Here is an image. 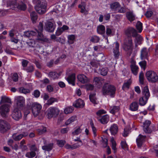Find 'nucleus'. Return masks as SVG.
<instances>
[{
    "instance_id": "nucleus-54",
    "label": "nucleus",
    "mask_w": 158,
    "mask_h": 158,
    "mask_svg": "<svg viewBox=\"0 0 158 158\" xmlns=\"http://www.w3.org/2000/svg\"><path fill=\"white\" fill-rule=\"evenodd\" d=\"M121 145L122 148L124 150H128V148L126 142L124 141H122L121 142Z\"/></svg>"
},
{
    "instance_id": "nucleus-20",
    "label": "nucleus",
    "mask_w": 158,
    "mask_h": 158,
    "mask_svg": "<svg viewBox=\"0 0 158 158\" xmlns=\"http://www.w3.org/2000/svg\"><path fill=\"white\" fill-rule=\"evenodd\" d=\"M84 105V101L81 99H77L73 103V106L77 108H82Z\"/></svg>"
},
{
    "instance_id": "nucleus-60",
    "label": "nucleus",
    "mask_w": 158,
    "mask_h": 158,
    "mask_svg": "<svg viewBox=\"0 0 158 158\" xmlns=\"http://www.w3.org/2000/svg\"><path fill=\"white\" fill-rule=\"evenodd\" d=\"M65 142L63 140H57V143L58 146L60 147H62L65 144Z\"/></svg>"
},
{
    "instance_id": "nucleus-40",
    "label": "nucleus",
    "mask_w": 158,
    "mask_h": 158,
    "mask_svg": "<svg viewBox=\"0 0 158 158\" xmlns=\"http://www.w3.org/2000/svg\"><path fill=\"white\" fill-rule=\"evenodd\" d=\"M36 152L34 151H30V152H27L25 156L26 157L29 158H32L36 156Z\"/></svg>"
},
{
    "instance_id": "nucleus-17",
    "label": "nucleus",
    "mask_w": 158,
    "mask_h": 158,
    "mask_svg": "<svg viewBox=\"0 0 158 158\" xmlns=\"http://www.w3.org/2000/svg\"><path fill=\"white\" fill-rule=\"evenodd\" d=\"M126 34L128 37L131 36L132 35L133 37H135L137 34L136 31L133 28H129L125 31Z\"/></svg>"
},
{
    "instance_id": "nucleus-61",
    "label": "nucleus",
    "mask_w": 158,
    "mask_h": 158,
    "mask_svg": "<svg viewBox=\"0 0 158 158\" xmlns=\"http://www.w3.org/2000/svg\"><path fill=\"white\" fill-rule=\"evenodd\" d=\"M40 93L39 90H35L34 91L33 95L35 97L37 98L40 96Z\"/></svg>"
},
{
    "instance_id": "nucleus-15",
    "label": "nucleus",
    "mask_w": 158,
    "mask_h": 158,
    "mask_svg": "<svg viewBox=\"0 0 158 158\" xmlns=\"http://www.w3.org/2000/svg\"><path fill=\"white\" fill-rule=\"evenodd\" d=\"M150 53L149 49H147L146 48H143L141 49L140 51V57L142 60L147 59Z\"/></svg>"
},
{
    "instance_id": "nucleus-35",
    "label": "nucleus",
    "mask_w": 158,
    "mask_h": 158,
    "mask_svg": "<svg viewBox=\"0 0 158 158\" xmlns=\"http://www.w3.org/2000/svg\"><path fill=\"white\" fill-rule=\"evenodd\" d=\"M53 146V144L52 143H50L43 146L42 147V149L44 151H49L52 149Z\"/></svg>"
},
{
    "instance_id": "nucleus-3",
    "label": "nucleus",
    "mask_w": 158,
    "mask_h": 158,
    "mask_svg": "<svg viewBox=\"0 0 158 158\" xmlns=\"http://www.w3.org/2000/svg\"><path fill=\"white\" fill-rule=\"evenodd\" d=\"M111 10L116 13H125L127 10L126 8L124 6H122L119 3L115 2L110 4Z\"/></svg>"
},
{
    "instance_id": "nucleus-31",
    "label": "nucleus",
    "mask_w": 158,
    "mask_h": 158,
    "mask_svg": "<svg viewBox=\"0 0 158 158\" xmlns=\"http://www.w3.org/2000/svg\"><path fill=\"white\" fill-rule=\"evenodd\" d=\"M109 116L107 114L103 115L99 120L102 124H104L106 123L108 121Z\"/></svg>"
},
{
    "instance_id": "nucleus-42",
    "label": "nucleus",
    "mask_w": 158,
    "mask_h": 158,
    "mask_svg": "<svg viewBox=\"0 0 158 158\" xmlns=\"http://www.w3.org/2000/svg\"><path fill=\"white\" fill-rule=\"evenodd\" d=\"M82 130L79 127H76L74 130L72 132V134L74 135H78L81 133Z\"/></svg>"
},
{
    "instance_id": "nucleus-39",
    "label": "nucleus",
    "mask_w": 158,
    "mask_h": 158,
    "mask_svg": "<svg viewBox=\"0 0 158 158\" xmlns=\"http://www.w3.org/2000/svg\"><path fill=\"white\" fill-rule=\"evenodd\" d=\"M76 120V116H72L66 121L65 123V124L66 125H68L70 124L73 123Z\"/></svg>"
},
{
    "instance_id": "nucleus-25",
    "label": "nucleus",
    "mask_w": 158,
    "mask_h": 158,
    "mask_svg": "<svg viewBox=\"0 0 158 158\" xmlns=\"http://www.w3.org/2000/svg\"><path fill=\"white\" fill-rule=\"evenodd\" d=\"M131 68L132 73L135 75H137L139 71V68L135 64H132L131 65Z\"/></svg>"
},
{
    "instance_id": "nucleus-12",
    "label": "nucleus",
    "mask_w": 158,
    "mask_h": 158,
    "mask_svg": "<svg viewBox=\"0 0 158 158\" xmlns=\"http://www.w3.org/2000/svg\"><path fill=\"white\" fill-rule=\"evenodd\" d=\"M15 102L16 104L14 107L21 109L24 106L25 99L23 97L19 96L15 97Z\"/></svg>"
},
{
    "instance_id": "nucleus-7",
    "label": "nucleus",
    "mask_w": 158,
    "mask_h": 158,
    "mask_svg": "<svg viewBox=\"0 0 158 158\" xmlns=\"http://www.w3.org/2000/svg\"><path fill=\"white\" fill-rule=\"evenodd\" d=\"M37 32L38 33L37 39L39 40H44L45 38L41 31L36 30V32L32 31H26L24 32V35L28 37L35 36L37 35Z\"/></svg>"
},
{
    "instance_id": "nucleus-5",
    "label": "nucleus",
    "mask_w": 158,
    "mask_h": 158,
    "mask_svg": "<svg viewBox=\"0 0 158 158\" xmlns=\"http://www.w3.org/2000/svg\"><path fill=\"white\" fill-rule=\"evenodd\" d=\"M123 48L126 52H129L130 54H131L133 50V42L131 38H128L126 39L123 45Z\"/></svg>"
},
{
    "instance_id": "nucleus-2",
    "label": "nucleus",
    "mask_w": 158,
    "mask_h": 158,
    "mask_svg": "<svg viewBox=\"0 0 158 158\" xmlns=\"http://www.w3.org/2000/svg\"><path fill=\"white\" fill-rule=\"evenodd\" d=\"M115 91V88L113 85L105 84L102 89L103 95H109L111 97H113Z\"/></svg>"
},
{
    "instance_id": "nucleus-48",
    "label": "nucleus",
    "mask_w": 158,
    "mask_h": 158,
    "mask_svg": "<svg viewBox=\"0 0 158 158\" xmlns=\"http://www.w3.org/2000/svg\"><path fill=\"white\" fill-rule=\"evenodd\" d=\"M108 72V69L106 67L102 68L100 69V73L102 76H106Z\"/></svg>"
},
{
    "instance_id": "nucleus-27",
    "label": "nucleus",
    "mask_w": 158,
    "mask_h": 158,
    "mask_svg": "<svg viewBox=\"0 0 158 158\" xmlns=\"http://www.w3.org/2000/svg\"><path fill=\"white\" fill-rule=\"evenodd\" d=\"M94 81L96 85L100 86L104 83V80L102 78L96 77L94 78Z\"/></svg>"
},
{
    "instance_id": "nucleus-24",
    "label": "nucleus",
    "mask_w": 158,
    "mask_h": 158,
    "mask_svg": "<svg viewBox=\"0 0 158 158\" xmlns=\"http://www.w3.org/2000/svg\"><path fill=\"white\" fill-rule=\"evenodd\" d=\"M111 134L112 135H114L118 131V128L116 124H113L111 126L110 129Z\"/></svg>"
},
{
    "instance_id": "nucleus-47",
    "label": "nucleus",
    "mask_w": 158,
    "mask_h": 158,
    "mask_svg": "<svg viewBox=\"0 0 158 158\" xmlns=\"http://www.w3.org/2000/svg\"><path fill=\"white\" fill-rule=\"evenodd\" d=\"M137 29L139 31V32L140 33L142 30V23L139 21H138L136 24Z\"/></svg>"
},
{
    "instance_id": "nucleus-37",
    "label": "nucleus",
    "mask_w": 158,
    "mask_h": 158,
    "mask_svg": "<svg viewBox=\"0 0 158 158\" xmlns=\"http://www.w3.org/2000/svg\"><path fill=\"white\" fill-rule=\"evenodd\" d=\"M48 76L51 78L55 79L58 78L60 75L55 72H50L48 74Z\"/></svg>"
},
{
    "instance_id": "nucleus-21",
    "label": "nucleus",
    "mask_w": 158,
    "mask_h": 158,
    "mask_svg": "<svg viewBox=\"0 0 158 158\" xmlns=\"http://www.w3.org/2000/svg\"><path fill=\"white\" fill-rule=\"evenodd\" d=\"M66 79L69 84H71L73 86L75 85V75L74 73H73L69 75L68 77L66 78Z\"/></svg>"
},
{
    "instance_id": "nucleus-56",
    "label": "nucleus",
    "mask_w": 158,
    "mask_h": 158,
    "mask_svg": "<svg viewBox=\"0 0 158 158\" xmlns=\"http://www.w3.org/2000/svg\"><path fill=\"white\" fill-rule=\"evenodd\" d=\"M17 31L15 29H12L9 31V35L10 37H13L16 33Z\"/></svg>"
},
{
    "instance_id": "nucleus-26",
    "label": "nucleus",
    "mask_w": 158,
    "mask_h": 158,
    "mask_svg": "<svg viewBox=\"0 0 158 158\" xmlns=\"http://www.w3.org/2000/svg\"><path fill=\"white\" fill-rule=\"evenodd\" d=\"M135 46L137 47L138 44H141V41L143 40L142 37L139 35L137 33L136 36H135Z\"/></svg>"
},
{
    "instance_id": "nucleus-41",
    "label": "nucleus",
    "mask_w": 158,
    "mask_h": 158,
    "mask_svg": "<svg viewBox=\"0 0 158 158\" xmlns=\"http://www.w3.org/2000/svg\"><path fill=\"white\" fill-rule=\"evenodd\" d=\"M74 108L72 106L68 107L66 108L64 110V113L66 114H69L72 113L73 111Z\"/></svg>"
},
{
    "instance_id": "nucleus-23",
    "label": "nucleus",
    "mask_w": 158,
    "mask_h": 158,
    "mask_svg": "<svg viewBox=\"0 0 158 158\" xmlns=\"http://www.w3.org/2000/svg\"><path fill=\"white\" fill-rule=\"evenodd\" d=\"M23 134H20L18 135H16L14 134L13 135V138L14 139L18 141L20 140L23 136H26L28 135V133L27 132H23Z\"/></svg>"
},
{
    "instance_id": "nucleus-19",
    "label": "nucleus",
    "mask_w": 158,
    "mask_h": 158,
    "mask_svg": "<svg viewBox=\"0 0 158 158\" xmlns=\"http://www.w3.org/2000/svg\"><path fill=\"white\" fill-rule=\"evenodd\" d=\"M45 29L48 31L53 32L54 31L55 27L52 23L48 22L45 23Z\"/></svg>"
},
{
    "instance_id": "nucleus-63",
    "label": "nucleus",
    "mask_w": 158,
    "mask_h": 158,
    "mask_svg": "<svg viewBox=\"0 0 158 158\" xmlns=\"http://www.w3.org/2000/svg\"><path fill=\"white\" fill-rule=\"evenodd\" d=\"M18 76L17 73H14L13 74L12 77V79L13 81L17 82L18 80Z\"/></svg>"
},
{
    "instance_id": "nucleus-55",
    "label": "nucleus",
    "mask_w": 158,
    "mask_h": 158,
    "mask_svg": "<svg viewBox=\"0 0 158 158\" xmlns=\"http://www.w3.org/2000/svg\"><path fill=\"white\" fill-rule=\"evenodd\" d=\"M83 143L82 142L77 143L73 145L72 148L73 149H76L80 147V146L83 145Z\"/></svg>"
},
{
    "instance_id": "nucleus-4",
    "label": "nucleus",
    "mask_w": 158,
    "mask_h": 158,
    "mask_svg": "<svg viewBox=\"0 0 158 158\" xmlns=\"http://www.w3.org/2000/svg\"><path fill=\"white\" fill-rule=\"evenodd\" d=\"M143 95L144 97H142L139 100V104L141 106H144L147 103L150 96V93L147 86H145L143 91Z\"/></svg>"
},
{
    "instance_id": "nucleus-30",
    "label": "nucleus",
    "mask_w": 158,
    "mask_h": 158,
    "mask_svg": "<svg viewBox=\"0 0 158 158\" xmlns=\"http://www.w3.org/2000/svg\"><path fill=\"white\" fill-rule=\"evenodd\" d=\"M96 94L95 93H91L89 95V98L90 101L94 104H97L98 102L95 97Z\"/></svg>"
},
{
    "instance_id": "nucleus-6",
    "label": "nucleus",
    "mask_w": 158,
    "mask_h": 158,
    "mask_svg": "<svg viewBox=\"0 0 158 158\" xmlns=\"http://www.w3.org/2000/svg\"><path fill=\"white\" fill-rule=\"evenodd\" d=\"M146 77L150 82L155 83L158 80V76L155 72L152 71H147L146 74Z\"/></svg>"
},
{
    "instance_id": "nucleus-49",
    "label": "nucleus",
    "mask_w": 158,
    "mask_h": 158,
    "mask_svg": "<svg viewBox=\"0 0 158 158\" xmlns=\"http://www.w3.org/2000/svg\"><path fill=\"white\" fill-rule=\"evenodd\" d=\"M57 101V99L53 98H51L47 101L46 104L48 105H50L52 104L54 102Z\"/></svg>"
},
{
    "instance_id": "nucleus-13",
    "label": "nucleus",
    "mask_w": 158,
    "mask_h": 158,
    "mask_svg": "<svg viewBox=\"0 0 158 158\" xmlns=\"http://www.w3.org/2000/svg\"><path fill=\"white\" fill-rule=\"evenodd\" d=\"M31 106L33 114L35 117H36L40 113L42 106L40 104L37 102H34L32 104Z\"/></svg>"
},
{
    "instance_id": "nucleus-33",
    "label": "nucleus",
    "mask_w": 158,
    "mask_h": 158,
    "mask_svg": "<svg viewBox=\"0 0 158 158\" xmlns=\"http://www.w3.org/2000/svg\"><path fill=\"white\" fill-rule=\"evenodd\" d=\"M4 102L11 103V101L9 98L6 97V96H2L1 97V100L0 101V104Z\"/></svg>"
},
{
    "instance_id": "nucleus-28",
    "label": "nucleus",
    "mask_w": 158,
    "mask_h": 158,
    "mask_svg": "<svg viewBox=\"0 0 158 158\" xmlns=\"http://www.w3.org/2000/svg\"><path fill=\"white\" fill-rule=\"evenodd\" d=\"M139 105L136 102H132L130 105V109L132 111H135L138 110Z\"/></svg>"
},
{
    "instance_id": "nucleus-32",
    "label": "nucleus",
    "mask_w": 158,
    "mask_h": 158,
    "mask_svg": "<svg viewBox=\"0 0 158 158\" xmlns=\"http://www.w3.org/2000/svg\"><path fill=\"white\" fill-rule=\"evenodd\" d=\"M97 31L99 34H103L105 31V27L102 25H99L97 27Z\"/></svg>"
},
{
    "instance_id": "nucleus-57",
    "label": "nucleus",
    "mask_w": 158,
    "mask_h": 158,
    "mask_svg": "<svg viewBox=\"0 0 158 158\" xmlns=\"http://www.w3.org/2000/svg\"><path fill=\"white\" fill-rule=\"evenodd\" d=\"M30 151H34L36 152H38V149L36 147L35 145L33 144L29 147Z\"/></svg>"
},
{
    "instance_id": "nucleus-14",
    "label": "nucleus",
    "mask_w": 158,
    "mask_h": 158,
    "mask_svg": "<svg viewBox=\"0 0 158 158\" xmlns=\"http://www.w3.org/2000/svg\"><path fill=\"white\" fill-rule=\"evenodd\" d=\"M21 109L15 107L12 111V116L13 118L16 120H18L21 118L22 114Z\"/></svg>"
},
{
    "instance_id": "nucleus-10",
    "label": "nucleus",
    "mask_w": 158,
    "mask_h": 158,
    "mask_svg": "<svg viewBox=\"0 0 158 158\" xmlns=\"http://www.w3.org/2000/svg\"><path fill=\"white\" fill-rule=\"evenodd\" d=\"M10 105L7 104H4L0 107V114L3 117H7L10 111Z\"/></svg>"
},
{
    "instance_id": "nucleus-46",
    "label": "nucleus",
    "mask_w": 158,
    "mask_h": 158,
    "mask_svg": "<svg viewBox=\"0 0 158 158\" xmlns=\"http://www.w3.org/2000/svg\"><path fill=\"white\" fill-rule=\"evenodd\" d=\"M17 8L19 10H24L26 9L27 6L24 3L22 2L19 3L18 4L17 6Z\"/></svg>"
},
{
    "instance_id": "nucleus-16",
    "label": "nucleus",
    "mask_w": 158,
    "mask_h": 158,
    "mask_svg": "<svg viewBox=\"0 0 158 158\" xmlns=\"http://www.w3.org/2000/svg\"><path fill=\"white\" fill-rule=\"evenodd\" d=\"M77 78L78 81L83 84L88 83L89 81V79L83 74L78 75Z\"/></svg>"
},
{
    "instance_id": "nucleus-38",
    "label": "nucleus",
    "mask_w": 158,
    "mask_h": 158,
    "mask_svg": "<svg viewBox=\"0 0 158 158\" xmlns=\"http://www.w3.org/2000/svg\"><path fill=\"white\" fill-rule=\"evenodd\" d=\"M75 37L74 35H69L68 36V42L71 44H73L74 41Z\"/></svg>"
},
{
    "instance_id": "nucleus-51",
    "label": "nucleus",
    "mask_w": 158,
    "mask_h": 158,
    "mask_svg": "<svg viewBox=\"0 0 158 158\" xmlns=\"http://www.w3.org/2000/svg\"><path fill=\"white\" fill-rule=\"evenodd\" d=\"M131 84V82L130 80H128L125 82L123 85L122 88L123 90L126 89H128Z\"/></svg>"
},
{
    "instance_id": "nucleus-34",
    "label": "nucleus",
    "mask_w": 158,
    "mask_h": 158,
    "mask_svg": "<svg viewBox=\"0 0 158 158\" xmlns=\"http://www.w3.org/2000/svg\"><path fill=\"white\" fill-rule=\"evenodd\" d=\"M120 110V107L119 106H112L110 107V112L112 114H114Z\"/></svg>"
},
{
    "instance_id": "nucleus-52",
    "label": "nucleus",
    "mask_w": 158,
    "mask_h": 158,
    "mask_svg": "<svg viewBox=\"0 0 158 158\" xmlns=\"http://www.w3.org/2000/svg\"><path fill=\"white\" fill-rule=\"evenodd\" d=\"M90 125L91 126L92 130L94 133V136L95 137L97 136L96 130V128L95 127L94 124L92 122H90Z\"/></svg>"
},
{
    "instance_id": "nucleus-59",
    "label": "nucleus",
    "mask_w": 158,
    "mask_h": 158,
    "mask_svg": "<svg viewBox=\"0 0 158 158\" xmlns=\"http://www.w3.org/2000/svg\"><path fill=\"white\" fill-rule=\"evenodd\" d=\"M139 64L141 68L145 70L146 66V62L145 61H141L139 63Z\"/></svg>"
},
{
    "instance_id": "nucleus-1",
    "label": "nucleus",
    "mask_w": 158,
    "mask_h": 158,
    "mask_svg": "<svg viewBox=\"0 0 158 158\" xmlns=\"http://www.w3.org/2000/svg\"><path fill=\"white\" fill-rule=\"evenodd\" d=\"M33 2L36 4L35 9L39 14H42L46 11V2L45 0H33Z\"/></svg>"
},
{
    "instance_id": "nucleus-62",
    "label": "nucleus",
    "mask_w": 158,
    "mask_h": 158,
    "mask_svg": "<svg viewBox=\"0 0 158 158\" xmlns=\"http://www.w3.org/2000/svg\"><path fill=\"white\" fill-rule=\"evenodd\" d=\"M27 43L28 45L31 47H34L35 45V42L33 40H30Z\"/></svg>"
},
{
    "instance_id": "nucleus-43",
    "label": "nucleus",
    "mask_w": 158,
    "mask_h": 158,
    "mask_svg": "<svg viewBox=\"0 0 158 158\" xmlns=\"http://www.w3.org/2000/svg\"><path fill=\"white\" fill-rule=\"evenodd\" d=\"M110 141L111 143V148L114 151V152H115L116 151L117 148H116V143L115 141L114 140L113 138H111L110 139Z\"/></svg>"
},
{
    "instance_id": "nucleus-53",
    "label": "nucleus",
    "mask_w": 158,
    "mask_h": 158,
    "mask_svg": "<svg viewBox=\"0 0 158 158\" xmlns=\"http://www.w3.org/2000/svg\"><path fill=\"white\" fill-rule=\"evenodd\" d=\"M99 38L96 36H92L90 39V41L94 43H98L99 40Z\"/></svg>"
},
{
    "instance_id": "nucleus-29",
    "label": "nucleus",
    "mask_w": 158,
    "mask_h": 158,
    "mask_svg": "<svg viewBox=\"0 0 158 158\" xmlns=\"http://www.w3.org/2000/svg\"><path fill=\"white\" fill-rule=\"evenodd\" d=\"M114 31L113 27L112 26H107L106 27V34L108 36H111L112 35V33Z\"/></svg>"
},
{
    "instance_id": "nucleus-36",
    "label": "nucleus",
    "mask_w": 158,
    "mask_h": 158,
    "mask_svg": "<svg viewBox=\"0 0 158 158\" xmlns=\"http://www.w3.org/2000/svg\"><path fill=\"white\" fill-rule=\"evenodd\" d=\"M30 16L33 23H35L36 22V21L37 19V15L35 11H32L30 13Z\"/></svg>"
},
{
    "instance_id": "nucleus-8",
    "label": "nucleus",
    "mask_w": 158,
    "mask_h": 158,
    "mask_svg": "<svg viewBox=\"0 0 158 158\" xmlns=\"http://www.w3.org/2000/svg\"><path fill=\"white\" fill-rule=\"evenodd\" d=\"M151 123V121L148 120H146L143 123V130L146 133H150L152 131L156 130V129L155 128V126L154 125L149 127Z\"/></svg>"
},
{
    "instance_id": "nucleus-64",
    "label": "nucleus",
    "mask_w": 158,
    "mask_h": 158,
    "mask_svg": "<svg viewBox=\"0 0 158 158\" xmlns=\"http://www.w3.org/2000/svg\"><path fill=\"white\" fill-rule=\"evenodd\" d=\"M63 31V30L62 29L61 27L58 28L56 31V35L57 36H59L60 35Z\"/></svg>"
},
{
    "instance_id": "nucleus-11",
    "label": "nucleus",
    "mask_w": 158,
    "mask_h": 158,
    "mask_svg": "<svg viewBox=\"0 0 158 158\" xmlns=\"http://www.w3.org/2000/svg\"><path fill=\"white\" fill-rule=\"evenodd\" d=\"M10 126L6 121L0 120V132L4 133L10 129Z\"/></svg>"
},
{
    "instance_id": "nucleus-50",
    "label": "nucleus",
    "mask_w": 158,
    "mask_h": 158,
    "mask_svg": "<svg viewBox=\"0 0 158 158\" xmlns=\"http://www.w3.org/2000/svg\"><path fill=\"white\" fill-rule=\"evenodd\" d=\"M113 51L114 57L116 59H118L120 55L119 50L113 49Z\"/></svg>"
},
{
    "instance_id": "nucleus-9",
    "label": "nucleus",
    "mask_w": 158,
    "mask_h": 158,
    "mask_svg": "<svg viewBox=\"0 0 158 158\" xmlns=\"http://www.w3.org/2000/svg\"><path fill=\"white\" fill-rule=\"evenodd\" d=\"M60 112L59 110L56 107H51L47 110V116L48 118L56 117Z\"/></svg>"
},
{
    "instance_id": "nucleus-44",
    "label": "nucleus",
    "mask_w": 158,
    "mask_h": 158,
    "mask_svg": "<svg viewBox=\"0 0 158 158\" xmlns=\"http://www.w3.org/2000/svg\"><path fill=\"white\" fill-rule=\"evenodd\" d=\"M144 73L143 72H141L140 73L139 76V80L140 83L143 85L144 83Z\"/></svg>"
},
{
    "instance_id": "nucleus-58",
    "label": "nucleus",
    "mask_w": 158,
    "mask_h": 158,
    "mask_svg": "<svg viewBox=\"0 0 158 158\" xmlns=\"http://www.w3.org/2000/svg\"><path fill=\"white\" fill-rule=\"evenodd\" d=\"M23 69L25 70L24 68H23ZM25 70H26L27 73H31L34 71V68L33 66L30 65L27 67Z\"/></svg>"
},
{
    "instance_id": "nucleus-45",
    "label": "nucleus",
    "mask_w": 158,
    "mask_h": 158,
    "mask_svg": "<svg viewBox=\"0 0 158 158\" xmlns=\"http://www.w3.org/2000/svg\"><path fill=\"white\" fill-rule=\"evenodd\" d=\"M19 92L20 93L26 94L30 93V90L29 89H26L23 87H21L19 89Z\"/></svg>"
},
{
    "instance_id": "nucleus-22",
    "label": "nucleus",
    "mask_w": 158,
    "mask_h": 158,
    "mask_svg": "<svg viewBox=\"0 0 158 158\" xmlns=\"http://www.w3.org/2000/svg\"><path fill=\"white\" fill-rule=\"evenodd\" d=\"M126 16L127 19L130 22H132L135 19V15L133 11L127 12Z\"/></svg>"
},
{
    "instance_id": "nucleus-18",
    "label": "nucleus",
    "mask_w": 158,
    "mask_h": 158,
    "mask_svg": "<svg viewBox=\"0 0 158 158\" xmlns=\"http://www.w3.org/2000/svg\"><path fill=\"white\" fill-rule=\"evenodd\" d=\"M146 136L139 134L136 139V141L138 147L140 148L145 141Z\"/></svg>"
}]
</instances>
